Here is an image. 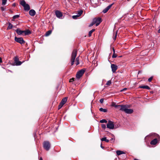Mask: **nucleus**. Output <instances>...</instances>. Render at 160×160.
I'll use <instances>...</instances> for the list:
<instances>
[{
  "label": "nucleus",
  "mask_w": 160,
  "mask_h": 160,
  "mask_svg": "<svg viewBox=\"0 0 160 160\" xmlns=\"http://www.w3.org/2000/svg\"><path fill=\"white\" fill-rule=\"evenodd\" d=\"M77 51L76 50L74 49L72 53L71 56V65H73L75 62V59L77 55Z\"/></svg>",
  "instance_id": "nucleus-1"
},
{
  "label": "nucleus",
  "mask_w": 160,
  "mask_h": 160,
  "mask_svg": "<svg viewBox=\"0 0 160 160\" xmlns=\"http://www.w3.org/2000/svg\"><path fill=\"white\" fill-rule=\"evenodd\" d=\"M20 4L24 7L25 10L28 11L30 9L29 6L28 4L26 3L24 0H23L22 1L20 2Z\"/></svg>",
  "instance_id": "nucleus-2"
},
{
  "label": "nucleus",
  "mask_w": 160,
  "mask_h": 160,
  "mask_svg": "<svg viewBox=\"0 0 160 160\" xmlns=\"http://www.w3.org/2000/svg\"><path fill=\"white\" fill-rule=\"evenodd\" d=\"M85 70L83 69H82L77 72L76 77L78 79L80 78L82 76L83 74L84 73Z\"/></svg>",
  "instance_id": "nucleus-3"
},
{
  "label": "nucleus",
  "mask_w": 160,
  "mask_h": 160,
  "mask_svg": "<svg viewBox=\"0 0 160 160\" xmlns=\"http://www.w3.org/2000/svg\"><path fill=\"white\" fill-rule=\"evenodd\" d=\"M68 98L67 97H65L62 99L61 102L58 106V109H60L63 105L67 102Z\"/></svg>",
  "instance_id": "nucleus-4"
},
{
  "label": "nucleus",
  "mask_w": 160,
  "mask_h": 160,
  "mask_svg": "<svg viewBox=\"0 0 160 160\" xmlns=\"http://www.w3.org/2000/svg\"><path fill=\"white\" fill-rule=\"evenodd\" d=\"M93 21L95 24H96V26H98L102 22L101 19L100 18H94L93 19Z\"/></svg>",
  "instance_id": "nucleus-5"
},
{
  "label": "nucleus",
  "mask_w": 160,
  "mask_h": 160,
  "mask_svg": "<svg viewBox=\"0 0 160 160\" xmlns=\"http://www.w3.org/2000/svg\"><path fill=\"white\" fill-rule=\"evenodd\" d=\"M43 147L45 149L48 151L50 147V144L48 142L45 141L43 143Z\"/></svg>",
  "instance_id": "nucleus-6"
},
{
  "label": "nucleus",
  "mask_w": 160,
  "mask_h": 160,
  "mask_svg": "<svg viewBox=\"0 0 160 160\" xmlns=\"http://www.w3.org/2000/svg\"><path fill=\"white\" fill-rule=\"evenodd\" d=\"M107 128L110 129H113L114 128L113 122L110 121H109L107 124Z\"/></svg>",
  "instance_id": "nucleus-7"
},
{
  "label": "nucleus",
  "mask_w": 160,
  "mask_h": 160,
  "mask_svg": "<svg viewBox=\"0 0 160 160\" xmlns=\"http://www.w3.org/2000/svg\"><path fill=\"white\" fill-rule=\"evenodd\" d=\"M15 41L20 43L22 44L25 42V41L22 38H17L15 37Z\"/></svg>",
  "instance_id": "nucleus-8"
},
{
  "label": "nucleus",
  "mask_w": 160,
  "mask_h": 160,
  "mask_svg": "<svg viewBox=\"0 0 160 160\" xmlns=\"http://www.w3.org/2000/svg\"><path fill=\"white\" fill-rule=\"evenodd\" d=\"M14 63L16 66L20 65L22 63L18 60V58L17 57H15L14 58Z\"/></svg>",
  "instance_id": "nucleus-9"
},
{
  "label": "nucleus",
  "mask_w": 160,
  "mask_h": 160,
  "mask_svg": "<svg viewBox=\"0 0 160 160\" xmlns=\"http://www.w3.org/2000/svg\"><path fill=\"white\" fill-rule=\"evenodd\" d=\"M111 68H112V72H116V70L118 69V67L117 66L114 64H111Z\"/></svg>",
  "instance_id": "nucleus-10"
},
{
  "label": "nucleus",
  "mask_w": 160,
  "mask_h": 160,
  "mask_svg": "<svg viewBox=\"0 0 160 160\" xmlns=\"http://www.w3.org/2000/svg\"><path fill=\"white\" fill-rule=\"evenodd\" d=\"M55 14L57 17L60 18L62 16V13L59 11H56L55 12Z\"/></svg>",
  "instance_id": "nucleus-11"
},
{
  "label": "nucleus",
  "mask_w": 160,
  "mask_h": 160,
  "mask_svg": "<svg viewBox=\"0 0 160 160\" xmlns=\"http://www.w3.org/2000/svg\"><path fill=\"white\" fill-rule=\"evenodd\" d=\"M113 3L108 6H107L102 11V12L104 13H106L110 9V8L111 7Z\"/></svg>",
  "instance_id": "nucleus-12"
},
{
  "label": "nucleus",
  "mask_w": 160,
  "mask_h": 160,
  "mask_svg": "<svg viewBox=\"0 0 160 160\" xmlns=\"http://www.w3.org/2000/svg\"><path fill=\"white\" fill-rule=\"evenodd\" d=\"M127 108V107L126 105H121V108H120L119 110L125 112Z\"/></svg>",
  "instance_id": "nucleus-13"
},
{
  "label": "nucleus",
  "mask_w": 160,
  "mask_h": 160,
  "mask_svg": "<svg viewBox=\"0 0 160 160\" xmlns=\"http://www.w3.org/2000/svg\"><path fill=\"white\" fill-rule=\"evenodd\" d=\"M29 14L32 16H34L35 15L36 12L34 10L31 9L29 11Z\"/></svg>",
  "instance_id": "nucleus-14"
},
{
  "label": "nucleus",
  "mask_w": 160,
  "mask_h": 160,
  "mask_svg": "<svg viewBox=\"0 0 160 160\" xmlns=\"http://www.w3.org/2000/svg\"><path fill=\"white\" fill-rule=\"evenodd\" d=\"M139 88H143V89H150V88L149 87V86L147 85H142L140 86L139 87Z\"/></svg>",
  "instance_id": "nucleus-15"
},
{
  "label": "nucleus",
  "mask_w": 160,
  "mask_h": 160,
  "mask_svg": "<svg viewBox=\"0 0 160 160\" xmlns=\"http://www.w3.org/2000/svg\"><path fill=\"white\" fill-rule=\"evenodd\" d=\"M133 110L132 109L127 108L125 112L128 114H131L133 112Z\"/></svg>",
  "instance_id": "nucleus-16"
},
{
  "label": "nucleus",
  "mask_w": 160,
  "mask_h": 160,
  "mask_svg": "<svg viewBox=\"0 0 160 160\" xmlns=\"http://www.w3.org/2000/svg\"><path fill=\"white\" fill-rule=\"evenodd\" d=\"M157 142L158 140L157 139L155 138L151 141L150 143L152 145H155L157 143Z\"/></svg>",
  "instance_id": "nucleus-17"
},
{
  "label": "nucleus",
  "mask_w": 160,
  "mask_h": 160,
  "mask_svg": "<svg viewBox=\"0 0 160 160\" xmlns=\"http://www.w3.org/2000/svg\"><path fill=\"white\" fill-rule=\"evenodd\" d=\"M16 32L19 35H21L24 33V31L20 30L18 29H17L16 30Z\"/></svg>",
  "instance_id": "nucleus-18"
},
{
  "label": "nucleus",
  "mask_w": 160,
  "mask_h": 160,
  "mask_svg": "<svg viewBox=\"0 0 160 160\" xmlns=\"http://www.w3.org/2000/svg\"><path fill=\"white\" fill-rule=\"evenodd\" d=\"M24 33L25 35H28L30 34L31 33V31L29 30H27L26 31H24Z\"/></svg>",
  "instance_id": "nucleus-19"
},
{
  "label": "nucleus",
  "mask_w": 160,
  "mask_h": 160,
  "mask_svg": "<svg viewBox=\"0 0 160 160\" xmlns=\"http://www.w3.org/2000/svg\"><path fill=\"white\" fill-rule=\"evenodd\" d=\"M95 29H92V30H91V31H90L89 32V33H88V36H89V37H90V36H91L92 33L93 32H94L95 31Z\"/></svg>",
  "instance_id": "nucleus-20"
},
{
  "label": "nucleus",
  "mask_w": 160,
  "mask_h": 160,
  "mask_svg": "<svg viewBox=\"0 0 160 160\" xmlns=\"http://www.w3.org/2000/svg\"><path fill=\"white\" fill-rule=\"evenodd\" d=\"M116 153L117 155H119L121 154L124 153V152L123 151H116Z\"/></svg>",
  "instance_id": "nucleus-21"
},
{
  "label": "nucleus",
  "mask_w": 160,
  "mask_h": 160,
  "mask_svg": "<svg viewBox=\"0 0 160 160\" xmlns=\"http://www.w3.org/2000/svg\"><path fill=\"white\" fill-rule=\"evenodd\" d=\"M13 26L12 24L9 23L8 24V26L7 28V29H10L12 28Z\"/></svg>",
  "instance_id": "nucleus-22"
},
{
  "label": "nucleus",
  "mask_w": 160,
  "mask_h": 160,
  "mask_svg": "<svg viewBox=\"0 0 160 160\" xmlns=\"http://www.w3.org/2000/svg\"><path fill=\"white\" fill-rule=\"evenodd\" d=\"M101 140L102 141H106V142H108L109 141V140L108 139H107V138H106V137H104L102 138L101 139Z\"/></svg>",
  "instance_id": "nucleus-23"
},
{
  "label": "nucleus",
  "mask_w": 160,
  "mask_h": 160,
  "mask_svg": "<svg viewBox=\"0 0 160 160\" xmlns=\"http://www.w3.org/2000/svg\"><path fill=\"white\" fill-rule=\"evenodd\" d=\"M99 110L101 112H107V110L105 109H103L102 108H101L99 109Z\"/></svg>",
  "instance_id": "nucleus-24"
},
{
  "label": "nucleus",
  "mask_w": 160,
  "mask_h": 160,
  "mask_svg": "<svg viewBox=\"0 0 160 160\" xmlns=\"http://www.w3.org/2000/svg\"><path fill=\"white\" fill-rule=\"evenodd\" d=\"M79 57H78L76 58V64L77 65H78L79 63Z\"/></svg>",
  "instance_id": "nucleus-25"
},
{
  "label": "nucleus",
  "mask_w": 160,
  "mask_h": 160,
  "mask_svg": "<svg viewBox=\"0 0 160 160\" xmlns=\"http://www.w3.org/2000/svg\"><path fill=\"white\" fill-rule=\"evenodd\" d=\"M82 12H83V11L82 10H80L78 11L77 14H78V15L79 16H80L82 13Z\"/></svg>",
  "instance_id": "nucleus-26"
},
{
  "label": "nucleus",
  "mask_w": 160,
  "mask_h": 160,
  "mask_svg": "<svg viewBox=\"0 0 160 160\" xmlns=\"http://www.w3.org/2000/svg\"><path fill=\"white\" fill-rule=\"evenodd\" d=\"M19 17V16L18 15H14L13 17V19H12V21H14V19L18 18Z\"/></svg>",
  "instance_id": "nucleus-27"
},
{
  "label": "nucleus",
  "mask_w": 160,
  "mask_h": 160,
  "mask_svg": "<svg viewBox=\"0 0 160 160\" xmlns=\"http://www.w3.org/2000/svg\"><path fill=\"white\" fill-rule=\"evenodd\" d=\"M52 32V31L51 30H49L46 33V36H48L49 35H50Z\"/></svg>",
  "instance_id": "nucleus-28"
},
{
  "label": "nucleus",
  "mask_w": 160,
  "mask_h": 160,
  "mask_svg": "<svg viewBox=\"0 0 160 160\" xmlns=\"http://www.w3.org/2000/svg\"><path fill=\"white\" fill-rule=\"evenodd\" d=\"M111 84V81H108L107 82L106 84V85L107 86H110Z\"/></svg>",
  "instance_id": "nucleus-29"
},
{
  "label": "nucleus",
  "mask_w": 160,
  "mask_h": 160,
  "mask_svg": "<svg viewBox=\"0 0 160 160\" xmlns=\"http://www.w3.org/2000/svg\"><path fill=\"white\" fill-rule=\"evenodd\" d=\"M107 120H105V119H102V120H101L100 121V122H101V123H107Z\"/></svg>",
  "instance_id": "nucleus-30"
},
{
  "label": "nucleus",
  "mask_w": 160,
  "mask_h": 160,
  "mask_svg": "<svg viewBox=\"0 0 160 160\" xmlns=\"http://www.w3.org/2000/svg\"><path fill=\"white\" fill-rule=\"evenodd\" d=\"M79 17V16L77 14L76 15L73 16L72 18L74 19H77V18L78 17Z\"/></svg>",
  "instance_id": "nucleus-31"
},
{
  "label": "nucleus",
  "mask_w": 160,
  "mask_h": 160,
  "mask_svg": "<svg viewBox=\"0 0 160 160\" xmlns=\"http://www.w3.org/2000/svg\"><path fill=\"white\" fill-rule=\"evenodd\" d=\"M2 5H5L7 2V0H2Z\"/></svg>",
  "instance_id": "nucleus-32"
},
{
  "label": "nucleus",
  "mask_w": 160,
  "mask_h": 160,
  "mask_svg": "<svg viewBox=\"0 0 160 160\" xmlns=\"http://www.w3.org/2000/svg\"><path fill=\"white\" fill-rule=\"evenodd\" d=\"M117 56L116 54H115V53H113L112 56V58H115L117 57Z\"/></svg>",
  "instance_id": "nucleus-33"
},
{
  "label": "nucleus",
  "mask_w": 160,
  "mask_h": 160,
  "mask_svg": "<svg viewBox=\"0 0 160 160\" xmlns=\"http://www.w3.org/2000/svg\"><path fill=\"white\" fill-rule=\"evenodd\" d=\"M101 126L102 128L104 129H105L106 127V125L104 124H102Z\"/></svg>",
  "instance_id": "nucleus-34"
},
{
  "label": "nucleus",
  "mask_w": 160,
  "mask_h": 160,
  "mask_svg": "<svg viewBox=\"0 0 160 160\" xmlns=\"http://www.w3.org/2000/svg\"><path fill=\"white\" fill-rule=\"evenodd\" d=\"M95 24V23L93 21H92V23H91L89 25V27H91L94 24Z\"/></svg>",
  "instance_id": "nucleus-35"
},
{
  "label": "nucleus",
  "mask_w": 160,
  "mask_h": 160,
  "mask_svg": "<svg viewBox=\"0 0 160 160\" xmlns=\"http://www.w3.org/2000/svg\"><path fill=\"white\" fill-rule=\"evenodd\" d=\"M121 105H116L115 106V108L117 109H119L120 108H121Z\"/></svg>",
  "instance_id": "nucleus-36"
},
{
  "label": "nucleus",
  "mask_w": 160,
  "mask_h": 160,
  "mask_svg": "<svg viewBox=\"0 0 160 160\" xmlns=\"http://www.w3.org/2000/svg\"><path fill=\"white\" fill-rule=\"evenodd\" d=\"M104 99H101L100 100V102L101 103H102L103 102Z\"/></svg>",
  "instance_id": "nucleus-37"
},
{
  "label": "nucleus",
  "mask_w": 160,
  "mask_h": 160,
  "mask_svg": "<svg viewBox=\"0 0 160 160\" xmlns=\"http://www.w3.org/2000/svg\"><path fill=\"white\" fill-rule=\"evenodd\" d=\"M127 88H124L123 89H122V90H121L120 91H121V92H122V91H125V90H127Z\"/></svg>",
  "instance_id": "nucleus-38"
},
{
  "label": "nucleus",
  "mask_w": 160,
  "mask_h": 160,
  "mask_svg": "<svg viewBox=\"0 0 160 160\" xmlns=\"http://www.w3.org/2000/svg\"><path fill=\"white\" fill-rule=\"evenodd\" d=\"M1 9L2 11H3L5 10V8L4 7H1Z\"/></svg>",
  "instance_id": "nucleus-39"
},
{
  "label": "nucleus",
  "mask_w": 160,
  "mask_h": 160,
  "mask_svg": "<svg viewBox=\"0 0 160 160\" xmlns=\"http://www.w3.org/2000/svg\"><path fill=\"white\" fill-rule=\"evenodd\" d=\"M116 105H115V103L113 102L112 103V106H113V107H115V106H116Z\"/></svg>",
  "instance_id": "nucleus-40"
},
{
  "label": "nucleus",
  "mask_w": 160,
  "mask_h": 160,
  "mask_svg": "<svg viewBox=\"0 0 160 160\" xmlns=\"http://www.w3.org/2000/svg\"><path fill=\"white\" fill-rule=\"evenodd\" d=\"M152 79H153V77L152 76V77H150V78H149L148 79V80H152Z\"/></svg>",
  "instance_id": "nucleus-41"
},
{
  "label": "nucleus",
  "mask_w": 160,
  "mask_h": 160,
  "mask_svg": "<svg viewBox=\"0 0 160 160\" xmlns=\"http://www.w3.org/2000/svg\"><path fill=\"white\" fill-rule=\"evenodd\" d=\"M112 49H113V53H115V50L114 48H112Z\"/></svg>",
  "instance_id": "nucleus-42"
},
{
  "label": "nucleus",
  "mask_w": 160,
  "mask_h": 160,
  "mask_svg": "<svg viewBox=\"0 0 160 160\" xmlns=\"http://www.w3.org/2000/svg\"><path fill=\"white\" fill-rule=\"evenodd\" d=\"M2 62V59L0 57V62L1 63V62Z\"/></svg>",
  "instance_id": "nucleus-43"
},
{
  "label": "nucleus",
  "mask_w": 160,
  "mask_h": 160,
  "mask_svg": "<svg viewBox=\"0 0 160 160\" xmlns=\"http://www.w3.org/2000/svg\"><path fill=\"white\" fill-rule=\"evenodd\" d=\"M116 37H117V33H116L115 36L114 38V39L115 40L116 39Z\"/></svg>",
  "instance_id": "nucleus-44"
},
{
  "label": "nucleus",
  "mask_w": 160,
  "mask_h": 160,
  "mask_svg": "<svg viewBox=\"0 0 160 160\" xmlns=\"http://www.w3.org/2000/svg\"><path fill=\"white\" fill-rule=\"evenodd\" d=\"M74 81H71V80H70L69 81V82H70V83L72 82V83H73V82Z\"/></svg>",
  "instance_id": "nucleus-45"
},
{
  "label": "nucleus",
  "mask_w": 160,
  "mask_h": 160,
  "mask_svg": "<svg viewBox=\"0 0 160 160\" xmlns=\"http://www.w3.org/2000/svg\"><path fill=\"white\" fill-rule=\"evenodd\" d=\"M74 78H72L70 79H69V80H74Z\"/></svg>",
  "instance_id": "nucleus-46"
},
{
  "label": "nucleus",
  "mask_w": 160,
  "mask_h": 160,
  "mask_svg": "<svg viewBox=\"0 0 160 160\" xmlns=\"http://www.w3.org/2000/svg\"><path fill=\"white\" fill-rule=\"evenodd\" d=\"M101 147L102 148H104V147H103V146H102V144H101Z\"/></svg>",
  "instance_id": "nucleus-47"
},
{
  "label": "nucleus",
  "mask_w": 160,
  "mask_h": 160,
  "mask_svg": "<svg viewBox=\"0 0 160 160\" xmlns=\"http://www.w3.org/2000/svg\"><path fill=\"white\" fill-rule=\"evenodd\" d=\"M39 160H42V158L41 157L40 158V159H39Z\"/></svg>",
  "instance_id": "nucleus-48"
},
{
  "label": "nucleus",
  "mask_w": 160,
  "mask_h": 160,
  "mask_svg": "<svg viewBox=\"0 0 160 160\" xmlns=\"http://www.w3.org/2000/svg\"><path fill=\"white\" fill-rule=\"evenodd\" d=\"M158 33H160V28L158 30Z\"/></svg>",
  "instance_id": "nucleus-49"
},
{
  "label": "nucleus",
  "mask_w": 160,
  "mask_h": 160,
  "mask_svg": "<svg viewBox=\"0 0 160 160\" xmlns=\"http://www.w3.org/2000/svg\"><path fill=\"white\" fill-rule=\"evenodd\" d=\"M141 73V72L140 71H139L138 72V74H139V73Z\"/></svg>",
  "instance_id": "nucleus-50"
},
{
  "label": "nucleus",
  "mask_w": 160,
  "mask_h": 160,
  "mask_svg": "<svg viewBox=\"0 0 160 160\" xmlns=\"http://www.w3.org/2000/svg\"><path fill=\"white\" fill-rule=\"evenodd\" d=\"M134 160H138V159H134Z\"/></svg>",
  "instance_id": "nucleus-51"
},
{
  "label": "nucleus",
  "mask_w": 160,
  "mask_h": 160,
  "mask_svg": "<svg viewBox=\"0 0 160 160\" xmlns=\"http://www.w3.org/2000/svg\"><path fill=\"white\" fill-rule=\"evenodd\" d=\"M13 6H15V4H13Z\"/></svg>",
  "instance_id": "nucleus-52"
}]
</instances>
